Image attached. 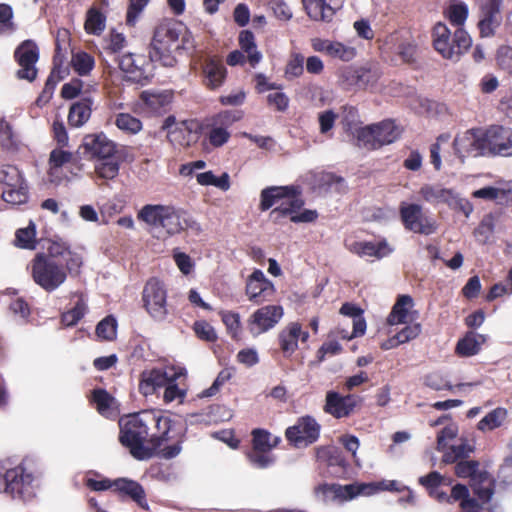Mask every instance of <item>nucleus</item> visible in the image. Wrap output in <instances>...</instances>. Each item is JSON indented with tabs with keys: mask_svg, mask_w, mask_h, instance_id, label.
I'll return each mask as SVG.
<instances>
[{
	"mask_svg": "<svg viewBox=\"0 0 512 512\" xmlns=\"http://www.w3.org/2000/svg\"><path fill=\"white\" fill-rule=\"evenodd\" d=\"M82 257L62 240L50 241L47 252H39L31 261L33 281L48 293L57 290L67 279V271L77 272Z\"/></svg>",
	"mask_w": 512,
	"mask_h": 512,
	"instance_id": "f257e3e1",
	"label": "nucleus"
},
{
	"mask_svg": "<svg viewBox=\"0 0 512 512\" xmlns=\"http://www.w3.org/2000/svg\"><path fill=\"white\" fill-rule=\"evenodd\" d=\"M80 149L84 157L94 162V171L99 178L112 180L119 174L121 160L117 145L104 133L86 135Z\"/></svg>",
	"mask_w": 512,
	"mask_h": 512,
	"instance_id": "f03ea898",
	"label": "nucleus"
},
{
	"mask_svg": "<svg viewBox=\"0 0 512 512\" xmlns=\"http://www.w3.org/2000/svg\"><path fill=\"white\" fill-rule=\"evenodd\" d=\"M154 422L155 413L148 411L128 415L120 419L119 440L137 460L152 458L148 436L150 426Z\"/></svg>",
	"mask_w": 512,
	"mask_h": 512,
	"instance_id": "7ed1b4c3",
	"label": "nucleus"
},
{
	"mask_svg": "<svg viewBox=\"0 0 512 512\" xmlns=\"http://www.w3.org/2000/svg\"><path fill=\"white\" fill-rule=\"evenodd\" d=\"M138 218L148 225L162 227L169 235L178 234L185 229H201L189 213L168 205H145L139 211Z\"/></svg>",
	"mask_w": 512,
	"mask_h": 512,
	"instance_id": "20e7f679",
	"label": "nucleus"
},
{
	"mask_svg": "<svg viewBox=\"0 0 512 512\" xmlns=\"http://www.w3.org/2000/svg\"><path fill=\"white\" fill-rule=\"evenodd\" d=\"M433 47L444 58L457 62L472 46V38L458 27L452 33L446 24L438 22L432 32Z\"/></svg>",
	"mask_w": 512,
	"mask_h": 512,
	"instance_id": "39448f33",
	"label": "nucleus"
},
{
	"mask_svg": "<svg viewBox=\"0 0 512 512\" xmlns=\"http://www.w3.org/2000/svg\"><path fill=\"white\" fill-rule=\"evenodd\" d=\"M153 426L157 432L152 433L149 438L152 457L158 455L169 460L178 456L182 451L183 436L174 431L173 421L167 416L155 413Z\"/></svg>",
	"mask_w": 512,
	"mask_h": 512,
	"instance_id": "423d86ee",
	"label": "nucleus"
},
{
	"mask_svg": "<svg viewBox=\"0 0 512 512\" xmlns=\"http://www.w3.org/2000/svg\"><path fill=\"white\" fill-rule=\"evenodd\" d=\"M180 35L181 31L177 24L162 23L158 25L149 50L151 61L159 62L166 67L174 66L176 59L172 54L180 49Z\"/></svg>",
	"mask_w": 512,
	"mask_h": 512,
	"instance_id": "0eeeda50",
	"label": "nucleus"
},
{
	"mask_svg": "<svg viewBox=\"0 0 512 512\" xmlns=\"http://www.w3.org/2000/svg\"><path fill=\"white\" fill-rule=\"evenodd\" d=\"M0 185H3L2 198L6 203L21 205L28 201V184L17 167L12 165L0 167Z\"/></svg>",
	"mask_w": 512,
	"mask_h": 512,
	"instance_id": "6e6552de",
	"label": "nucleus"
},
{
	"mask_svg": "<svg viewBox=\"0 0 512 512\" xmlns=\"http://www.w3.org/2000/svg\"><path fill=\"white\" fill-rule=\"evenodd\" d=\"M143 307L156 322H165L169 316L167 290L165 285L156 278L148 280L142 291Z\"/></svg>",
	"mask_w": 512,
	"mask_h": 512,
	"instance_id": "1a4fd4ad",
	"label": "nucleus"
},
{
	"mask_svg": "<svg viewBox=\"0 0 512 512\" xmlns=\"http://www.w3.org/2000/svg\"><path fill=\"white\" fill-rule=\"evenodd\" d=\"M152 62L142 54L126 53L119 58L118 65L126 81L144 86L153 76Z\"/></svg>",
	"mask_w": 512,
	"mask_h": 512,
	"instance_id": "9d476101",
	"label": "nucleus"
},
{
	"mask_svg": "<svg viewBox=\"0 0 512 512\" xmlns=\"http://www.w3.org/2000/svg\"><path fill=\"white\" fill-rule=\"evenodd\" d=\"M242 115L237 111H223L213 116L207 124V139L211 146L222 147L231 137L229 127L241 119Z\"/></svg>",
	"mask_w": 512,
	"mask_h": 512,
	"instance_id": "9b49d317",
	"label": "nucleus"
},
{
	"mask_svg": "<svg viewBox=\"0 0 512 512\" xmlns=\"http://www.w3.org/2000/svg\"><path fill=\"white\" fill-rule=\"evenodd\" d=\"M381 74L377 66L349 67L341 73L340 81L346 90H364L374 87Z\"/></svg>",
	"mask_w": 512,
	"mask_h": 512,
	"instance_id": "f8f14e48",
	"label": "nucleus"
},
{
	"mask_svg": "<svg viewBox=\"0 0 512 512\" xmlns=\"http://www.w3.org/2000/svg\"><path fill=\"white\" fill-rule=\"evenodd\" d=\"M7 493L27 501L35 495L34 476L22 465L6 471Z\"/></svg>",
	"mask_w": 512,
	"mask_h": 512,
	"instance_id": "ddd939ff",
	"label": "nucleus"
},
{
	"mask_svg": "<svg viewBox=\"0 0 512 512\" xmlns=\"http://www.w3.org/2000/svg\"><path fill=\"white\" fill-rule=\"evenodd\" d=\"M321 426L312 416L300 417L288 427L285 435L287 440L297 448L307 447L316 442L320 436Z\"/></svg>",
	"mask_w": 512,
	"mask_h": 512,
	"instance_id": "4468645a",
	"label": "nucleus"
},
{
	"mask_svg": "<svg viewBox=\"0 0 512 512\" xmlns=\"http://www.w3.org/2000/svg\"><path fill=\"white\" fill-rule=\"evenodd\" d=\"M400 217L404 227L414 233L430 235L436 231L435 221L423 214L422 207L418 204L401 203Z\"/></svg>",
	"mask_w": 512,
	"mask_h": 512,
	"instance_id": "2eb2a0df",
	"label": "nucleus"
},
{
	"mask_svg": "<svg viewBox=\"0 0 512 512\" xmlns=\"http://www.w3.org/2000/svg\"><path fill=\"white\" fill-rule=\"evenodd\" d=\"M14 58L19 65L16 76L32 82L37 77L36 63L39 60V48L32 40L23 41L15 50Z\"/></svg>",
	"mask_w": 512,
	"mask_h": 512,
	"instance_id": "dca6fc26",
	"label": "nucleus"
},
{
	"mask_svg": "<svg viewBox=\"0 0 512 512\" xmlns=\"http://www.w3.org/2000/svg\"><path fill=\"white\" fill-rule=\"evenodd\" d=\"M283 308L280 305H267L257 309L248 320V330L253 337H257L271 330L283 317Z\"/></svg>",
	"mask_w": 512,
	"mask_h": 512,
	"instance_id": "f3484780",
	"label": "nucleus"
},
{
	"mask_svg": "<svg viewBox=\"0 0 512 512\" xmlns=\"http://www.w3.org/2000/svg\"><path fill=\"white\" fill-rule=\"evenodd\" d=\"M455 153L461 158L477 157L486 153L484 131L470 129L456 136L453 142Z\"/></svg>",
	"mask_w": 512,
	"mask_h": 512,
	"instance_id": "a211bd4d",
	"label": "nucleus"
},
{
	"mask_svg": "<svg viewBox=\"0 0 512 512\" xmlns=\"http://www.w3.org/2000/svg\"><path fill=\"white\" fill-rule=\"evenodd\" d=\"M486 153L504 157L512 156V129L492 125L484 131Z\"/></svg>",
	"mask_w": 512,
	"mask_h": 512,
	"instance_id": "6ab92c4d",
	"label": "nucleus"
},
{
	"mask_svg": "<svg viewBox=\"0 0 512 512\" xmlns=\"http://www.w3.org/2000/svg\"><path fill=\"white\" fill-rule=\"evenodd\" d=\"M184 375L182 368L174 366L164 368H154L142 373L140 390L145 394H152L157 388L165 387L171 381H176Z\"/></svg>",
	"mask_w": 512,
	"mask_h": 512,
	"instance_id": "aec40b11",
	"label": "nucleus"
},
{
	"mask_svg": "<svg viewBox=\"0 0 512 512\" xmlns=\"http://www.w3.org/2000/svg\"><path fill=\"white\" fill-rule=\"evenodd\" d=\"M368 486L364 484H349V485H338V484H322L316 487V497L323 501H347L351 500L358 495H362Z\"/></svg>",
	"mask_w": 512,
	"mask_h": 512,
	"instance_id": "412c9836",
	"label": "nucleus"
},
{
	"mask_svg": "<svg viewBox=\"0 0 512 512\" xmlns=\"http://www.w3.org/2000/svg\"><path fill=\"white\" fill-rule=\"evenodd\" d=\"M273 293V283L266 278L262 270L255 269L246 283V294L249 300L259 304L267 300Z\"/></svg>",
	"mask_w": 512,
	"mask_h": 512,
	"instance_id": "4be33fe9",
	"label": "nucleus"
},
{
	"mask_svg": "<svg viewBox=\"0 0 512 512\" xmlns=\"http://www.w3.org/2000/svg\"><path fill=\"white\" fill-rule=\"evenodd\" d=\"M311 45L315 51L324 53L331 58L344 62H349L356 56V49L354 47L345 45L338 41L314 38L312 39Z\"/></svg>",
	"mask_w": 512,
	"mask_h": 512,
	"instance_id": "5701e85b",
	"label": "nucleus"
},
{
	"mask_svg": "<svg viewBox=\"0 0 512 512\" xmlns=\"http://www.w3.org/2000/svg\"><path fill=\"white\" fill-rule=\"evenodd\" d=\"M475 198L495 201L499 205L512 204V181L499 180L473 192Z\"/></svg>",
	"mask_w": 512,
	"mask_h": 512,
	"instance_id": "b1692460",
	"label": "nucleus"
},
{
	"mask_svg": "<svg viewBox=\"0 0 512 512\" xmlns=\"http://www.w3.org/2000/svg\"><path fill=\"white\" fill-rule=\"evenodd\" d=\"M357 399L354 395L341 396L335 391H329L326 395L324 410L335 418L349 416L356 407Z\"/></svg>",
	"mask_w": 512,
	"mask_h": 512,
	"instance_id": "393cba45",
	"label": "nucleus"
},
{
	"mask_svg": "<svg viewBox=\"0 0 512 512\" xmlns=\"http://www.w3.org/2000/svg\"><path fill=\"white\" fill-rule=\"evenodd\" d=\"M308 16L315 21L329 22L340 7L338 0H302Z\"/></svg>",
	"mask_w": 512,
	"mask_h": 512,
	"instance_id": "a878e982",
	"label": "nucleus"
},
{
	"mask_svg": "<svg viewBox=\"0 0 512 512\" xmlns=\"http://www.w3.org/2000/svg\"><path fill=\"white\" fill-rule=\"evenodd\" d=\"M202 76L205 87L215 90L224 84L227 69L221 60L209 58L202 64Z\"/></svg>",
	"mask_w": 512,
	"mask_h": 512,
	"instance_id": "bb28decb",
	"label": "nucleus"
},
{
	"mask_svg": "<svg viewBox=\"0 0 512 512\" xmlns=\"http://www.w3.org/2000/svg\"><path fill=\"white\" fill-rule=\"evenodd\" d=\"M114 488L121 496L129 497L142 509H149L145 490L138 482L127 478H118L114 480Z\"/></svg>",
	"mask_w": 512,
	"mask_h": 512,
	"instance_id": "cd10ccee",
	"label": "nucleus"
},
{
	"mask_svg": "<svg viewBox=\"0 0 512 512\" xmlns=\"http://www.w3.org/2000/svg\"><path fill=\"white\" fill-rule=\"evenodd\" d=\"M303 206L304 201L300 197L299 188L294 186V190L283 197L280 204L270 212V216L274 221H278L280 218L287 216L291 218L292 215L300 211Z\"/></svg>",
	"mask_w": 512,
	"mask_h": 512,
	"instance_id": "c85d7f7f",
	"label": "nucleus"
},
{
	"mask_svg": "<svg viewBox=\"0 0 512 512\" xmlns=\"http://www.w3.org/2000/svg\"><path fill=\"white\" fill-rule=\"evenodd\" d=\"M346 247L350 252L362 258L375 257L377 259H380L387 256L392 251L385 241L379 243L367 241H353L350 243H346Z\"/></svg>",
	"mask_w": 512,
	"mask_h": 512,
	"instance_id": "c756f323",
	"label": "nucleus"
},
{
	"mask_svg": "<svg viewBox=\"0 0 512 512\" xmlns=\"http://www.w3.org/2000/svg\"><path fill=\"white\" fill-rule=\"evenodd\" d=\"M300 335L301 325L297 322L288 324L279 332L278 341L285 357H290L297 350Z\"/></svg>",
	"mask_w": 512,
	"mask_h": 512,
	"instance_id": "7c9ffc66",
	"label": "nucleus"
},
{
	"mask_svg": "<svg viewBox=\"0 0 512 512\" xmlns=\"http://www.w3.org/2000/svg\"><path fill=\"white\" fill-rule=\"evenodd\" d=\"M294 186H270L261 191L259 209L267 211L273 206H278L287 193L292 192Z\"/></svg>",
	"mask_w": 512,
	"mask_h": 512,
	"instance_id": "2f4dec72",
	"label": "nucleus"
},
{
	"mask_svg": "<svg viewBox=\"0 0 512 512\" xmlns=\"http://www.w3.org/2000/svg\"><path fill=\"white\" fill-rule=\"evenodd\" d=\"M423 199L432 204L446 203L449 206L453 205L454 193L450 189H446L441 185H423L419 191Z\"/></svg>",
	"mask_w": 512,
	"mask_h": 512,
	"instance_id": "473e14b6",
	"label": "nucleus"
},
{
	"mask_svg": "<svg viewBox=\"0 0 512 512\" xmlns=\"http://www.w3.org/2000/svg\"><path fill=\"white\" fill-rule=\"evenodd\" d=\"M486 338L476 332H468L456 345V352L463 357H470L479 353Z\"/></svg>",
	"mask_w": 512,
	"mask_h": 512,
	"instance_id": "72a5a7b5",
	"label": "nucleus"
},
{
	"mask_svg": "<svg viewBox=\"0 0 512 512\" xmlns=\"http://www.w3.org/2000/svg\"><path fill=\"white\" fill-rule=\"evenodd\" d=\"M413 298L409 295H401L394 304L387 318L389 325L404 324L407 322L409 309L413 307Z\"/></svg>",
	"mask_w": 512,
	"mask_h": 512,
	"instance_id": "f704fd0d",
	"label": "nucleus"
},
{
	"mask_svg": "<svg viewBox=\"0 0 512 512\" xmlns=\"http://www.w3.org/2000/svg\"><path fill=\"white\" fill-rule=\"evenodd\" d=\"M164 128L168 130L167 138L173 146H188L190 143L191 131L181 124L175 125L174 118L168 117Z\"/></svg>",
	"mask_w": 512,
	"mask_h": 512,
	"instance_id": "c9c22d12",
	"label": "nucleus"
},
{
	"mask_svg": "<svg viewBox=\"0 0 512 512\" xmlns=\"http://www.w3.org/2000/svg\"><path fill=\"white\" fill-rule=\"evenodd\" d=\"M379 147L393 143L400 136V129L392 120H385L373 125Z\"/></svg>",
	"mask_w": 512,
	"mask_h": 512,
	"instance_id": "e433bc0d",
	"label": "nucleus"
},
{
	"mask_svg": "<svg viewBox=\"0 0 512 512\" xmlns=\"http://www.w3.org/2000/svg\"><path fill=\"white\" fill-rule=\"evenodd\" d=\"M91 116V101L84 99L74 103L69 110L68 122L72 127L83 126Z\"/></svg>",
	"mask_w": 512,
	"mask_h": 512,
	"instance_id": "4c0bfd02",
	"label": "nucleus"
},
{
	"mask_svg": "<svg viewBox=\"0 0 512 512\" xmlns=\"http://www.w3.org/2000/svg\"><path fill=\"white\" fill-rule=\"evenodd\" d=\"M239 44L247 54L250 65L255 67L261 61L262 54L257 50L253 33L249 30L242 31L239 35Z\"/></svg>",
	"mask_w": 512,
	"mask_h": 512,
	"instance_id": "58836bf2",
	"label": "nucleus"
},
{
	"mask_svg": "<svg viewBox=\"0 0 512 512\" xmlns=\"http://www.w3.org/2000/svg\"><path fill=\"white\" fill-rule=\"evenodd\" d=\"M106 27V16L96 7H91L86 13L85 31L99 36Z\"/></svg>",
	"mask_w": 512,
	"mask_h": 512,
	"instance_id": "ea45409f",
	"label": "nucleus"
},
{
	"mask_svg": "<svg viewBox=\"0 0 512 512\" xmlns=\"http://www.w3.org/2000/svg\"><path fill=\"white\" fill-rule=\"evenodd\" d=\"M508 416L506 408L497 407L484 416L477 424L478 430L485 432L500 427Z\"/></svg>",
	"mask_w": 512,
	"mask_h": 512,
	"instance_id": "a19ab883",
	"label": "nucleus"
},
{
	"mask_svg": "<svg viewBox=\"0 0 512 512\" xmlns=\"http://www.w3.org/2000/svg\"><path fill=\"white\" fill-rule=\"evenodd\" d=\"M494 480H492L488 473H480L479 478L472 485L473 492L483 502L488 503L494 495Z\"/></svg>",
	"mask_w": 512,
	"mask_h": 512,
	"instance_id": "79ce46f5",
	"label": "nucleus"
},
{
	"mask_svg": "<svg viewBox=\"0 0 512 512\" xmlns=\"http://www.w3.org/2000/svg\"><path fill=\"white\" fill-rule=\"evenodd\" d=\"M93 402L97 411L104 417H112L115 415L113 405L115 399L104 389H95L92 394Z\"/></svg>",
	"mask_w": 512,
	"mask_h": 512,
	"instance_id": "37998d69",
	"label": "nucleus"
},
{
	"mask_svg": "<svg viewBox=\"0 0 512 512\" xmlns=\"http://www.w3.org/2000/svg\"><path fill=\"white\" fill-rule=\"evenodd\" d=\"M72 153L61 149H54L50 153L49 158V178L51 182H58L61 178L58 175L59 169L66 163L70 162Z\"/></svg>",
	"mask_w": 512,
	"mask_h": 512,
	"instance_id": "c03bdc74",
	"label": "nucleus"
},
{
	"mask_svg": "<svg viewBox=\"0 0 512 512\" xmlns=\"http://www.w3.org/2000/svg\"><path fill=\"white\" fill-rule=\"evenodd\" d=\"M501 23L502 15L479 12L478 29L480 36L483 38L492 37Z\"/></svg>",
	"mask_w": 512,
	"mask_h": 512,
	"instance_id": "a18cd8bd",
	"label": "nucleus"
},
{
	"mask_svg": "<svg viewBox=\"0 0 512 512\" xmlns=\"http://www.w3.org/2000/svg\"><path fill=\"white\" fill-rule=\"evenodd\" d=\"M71 66L79 76H87L95 66V59L89 53L79 51L72 55Z\"/></svg>",
	"mask_w": 512,
	"mask_h": 512,
	"instance_id": "49530a36",
	"label": "nucleus"
},
{
	"mask_svg": "<svg viewBox=\"0 0 512 512\" xmlns=\"http://www.w3.org/2000/svg\"><path fill=\"white\" fill-rule=\"evenodd\" d=\"M116 127L123 133L135 135L142 130V122L129 113H119L115 116Z\"/></svg>",
	"mask_w": 512,
	"mask_h": 512,
	"instance_id": "de8ad7c7",
	"label": "nucleus"
},
{
	"mask_svg": "<svg viewBox=\"0 0 512 512\" xmlns=\"http://www.w3.org/2000/svg\"><path fill=\"white\" fill-rule=\"evenodd\" d=\"M249 463L257 469H267L274 465L276 458L271 451L251 449L246 454Z\"/></svg>",
	"mask_w": 512,
	"mask_h": 512,
	"instance_id": "09e8293b",
	"label": "nucleus"
},
{
	"mask_svg": "<svg viewBox=\"0 0 512 512\" xmlns=\"http://www.w3.org/2000/svg\"><path fill=\"white\" fill-rule=\"evenodd\" d=\"M279 438L272 440V435L264 429H254L252 431V449L271 451L277 446Z\"/></svg>",
	"mask_w": 512,
	"mask_h": 512,
	"instance_id": "8fccbe9b",
	"label": "nucleus"
},
{
	"mask_svg": "<svg viewBox=\"0 0 512 512\" xmlns=\"http://www.w3.org/2000/svg\"><path fill=\"white\" fill-rule=\"evenodd\" d=\"M118 323L113 315H108L102 319L96 326V335L105 341H112L117 335Z\"/></svg>",
	"mask_w": 512,
	"mask_h": 512,
	"instance_id": "3c124183",
	"label": "nucleus"
},
{
	"mask_svg": "<svg viewBox=\"0 0 512 512\" xmlns=\"http://www.w3.org/2000/svg\"><path fill=\"white\" fill-rule=\"evenodd\" d=\"M474 448L466 441L460 444L452 445L449 450L443 452V462L446 464L454 463L460 459H465L473 452Z\"/></svg>",
	"mask_w": 512,
	"mask_h": 512,
	"instance_id": "603ef678",
	"label": "nucleus"
},
{
	"mask_svg": "<svg viewBox=\"0 0 512 512\" xmlns=\"http://www.w3.org/2000/svg\"><path fill=\"white\" fill-rule=\"evenodd\" d=\"M35 236V224L33 222H30L26 228H21L17 230L15 243L20 248L34 250L37 244Z\"/></svg>",
	"mask_w": 512,
	"mask_h": 512,
	"instance_id": "864d4df0",
	"label": "nucleus"
},
{
	"mask_svg": "<svg viewBox=\"0 0 512 512\" xmlns=\"http://www.w3.org/2000/svg\"><path fill=\"white\" fill-rule=\"evenodd\" d=\"M468 14L469 9L467 4L464 2L451 3L447 10L448 19L452 25L456 26V28L464 25Z\"/></svg>",
	"mask_w": 512,
	"mask_h": 512,
	"instance_id": "5fc2aeb1",
	"label": "nucleus"
},
{
	"mask_svg": "<svg viewBox=\"0 0 512 512\" xmlns=\"http://www.w3.org/2000/svg\"><path fill=\"white\" fill-rule=\"evenodd\" d=\"M479 462L475 460H461L455 466V474L460 478H471L473 482L479 478Z\"/></svg>",
	"mask_w": 512,
	"mask_h": 512,
	"instance_id": "6e6d98bb",
	"label": "nucleus"
},
{
	"mask_svg": "<svg viewBox=\"0 0 512 512\" xmlns=\"http://www.w3.org/2000/svg\"><path fill=\"white\" fill-rule=\"evenodd\" d=\"M304 62L305 58L302 54H291L285 67V78L287 80H292L294 78L300 77L304 72Z\"/></svg>",
	"mask_w": 512,
	"mask_h": 512,
	"instance_id": "4d7b16f0",
	"label": "nucleus"
},
{
	"mask_svg": "<svg viewBox=\"0 0 512 512\" xmlns=\"http://www.w3.org/2000/svg\"><path fill=\"white\" fill-rule=\"evenodd\" d=\"M13 9L9 4H0V34L10 35L16 30V25L13 21Z\"/></svg>",
	"mask_w": 512,
	"mask_h": 512,
	"instance_id": "13d9d810",
	"label": "nucleus"
},
{
	"mask_svg": "<svg viewBox=\"0 0 512 512\" xmlns=\"http://www.w3.org/2000/svg\"><path fill=\"white\" fill-rule=\"evenodd\" d=\"M84 484L93 491H106L114 487V480L102 477L97 473L88 472Z\"/></svg>",
	"mask_w": 512,
	"mask_h": 512,
	"instance_id": "bf43d9fd",
	"label": "nucleus"
},
{
	"mask_svg": "<svg viewBox=\"0 0 512 512\" xmlns=\"http://www.w3.org/2000/svg\"><path fill=\"white\" fill-rule=\"evenodd\" d=\"M357 143L358 146L364 147L367 149H377L379 148V144L376 141V132L374 130V126H366L359 128L357 130Z\"/></svg>",
	"mask_w": 512,
	"mask_h": 512,
	"instance_id": "052dcab7",
	"label": "nucleus"
},
{
	"mask_svg": "<svg viewBox=\"0 0 512 512\" xmlns=\"http://www.w3.org/2000/svg\"><path fill=\"white\" fill-rule=\"evenodd\" d=\"M86 311L87 306L85 302L79 299L72 309L62 315V323L68 327L74 326L84 317Z\"/></svg>",
	"mask_w": 512,
	"mask_h": 512,
	"instance_id": "680f3d73",
	"label": "nucleus"
},
{
	"mask_svg": "<svg viewBox=\"0 0 512 512\" xmlns=\"http://www.w3.org/2000/svg\"><path fill=\"white\" fill-rule=\"evenodd\" d=\"M365 485V483H363ZM365 492L362 495H370L377 491H397L403 492L406 489L405 485H402L397 480H383L378 483H368Z\"/></svg>",
	"mask_w": 512,
	"mask_h": 512,
	"instance_id": "e2e57ef3",
	"label": "nucleus"
},
{
	"mask_svg": "<svg viewBox=\"0 0 512 512\" xmlns=\"http://www.w3.org/2000/svg\"><path fill=\"white\" fill-rule=\"evenodd\" d=\"M0 145L7 150L15 149L17 146L12 126L5 119L0 120Z\"/></svg>",
	"mask_w": 512,
	"mask_h": 512,
	"instance_id": "0e129e2a",
	"label": "nucleus"
},
{
	"mask_svg": "<svg viewBox=\"0 0 512 512\" xmlns=\"http://www.w3.org/2000/svg\"><path fill=\"white\" fill-rule=\"evenodd\" d=\"M233 369L231 368H225L219 372L216 379L212 383V385L203 390L200 394L201 397H211L214 396L220 388L227 383L233 376Z\"/></svg>",
	"mask_w": 512,
	"mask_h": 512,
	"instance_id": "69168bd1",
	"label": "nucleus"
},
{
	"mask_svg": "<svg viewBox=\"0 0 512 512\" xmlns=\"http://www.w3.org/2000/svg\"><path fill=\"white\" fill-rule=\"evenodd\" d=\"M458 434V428L456 425L451 424L444 427L437 435V446L436 449L439 452L446 451L448 442L453 440Z\"/></svg>",
	"mask_w": 512,
	"mask_h": 512,
	"instance_id": "338daca9",
	"label": "nucleus"
},
{
	"mask_svg": "<svg viewBox=\"0 0 512 512\" xmlns=\"http://www.w3.org/2000/svg\"><path fill=\"white\" fill-rule=\"evenodd\" d=\"M496 60L500 68L512 74V47L500 46L497 50Z\"/></svg>",
	"mask_w": 512,
	"mask_h": 512,
	"instance_id": "774afa93",
	"label": "nucleus"
}]
</instances>
